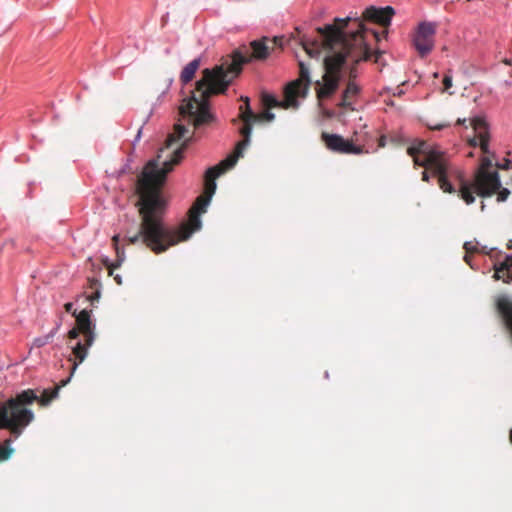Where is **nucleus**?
I'll list each match as a JSON object with an SVG mask.
<instances>
[{"label": "nucleus", "mask_w": 512, "mask_h": 512, "mask_svg": "<svg viewBox=\"0 0 512 512\" xmlns=\"http://www.w3.org/2000/svg\"><path fill=\"white\" fill-rule=\"evenodd\" d=\"M59 327H60V324H57L56 327L54 329H52L48 334L38 337V338H35L33 341L34 346L37 348H40V347H43V346L47 345L48 343H50L53 340L56 333L58 332Z\"/></svg>", "instance_id": "obj_19"}, {"label": "nucleus", "mask_w": 512, "mask_h": 512, "mask_svg": "<svg viewBox=\"0 0 512 512\" xmlns=\"http://www.w3.org/2000/svg\"><path fill=\"white\" fill-rule=\"evenodd\" d=\"M323 67V80L314 82L319 105L321 106L324 101L333 100L341 85H345V89L335 99V103L340 108L356 110V100L361 93V88L354 81L355 67L341 54L326 56L323 60Z\"/></svg>", "instance_id": "obj_3"}, {"label": "nucleus", "mask_w": 512, "mask_h": 512, "mask_svg": "<svg viewBox=\"0 0 512 512\" xmlns=\"http://www.w3.org/2000/svg\"><path fill=\"white\" fill-rule=\"evenodd\" d=\"M496 165L500 166L503 169H510L512 167V161L509 159H505L503 164L500 165V164L496 163Z\"/></svg>", "instance_id": "obj_32"}, {"label": "nucleus", "mask_w": 512, "mask_h": 512, "mask_svg": "<svg viewBox=\"0 0 512 512\" xmlns=\"http://www.w3.org/2000/svg\"><path fill=\"white\" fill-rule=\"evenodd\" d=\"M469 254H470V253H466V255L464 256V261H465L467 264L471 265V264H470L471 256H470Z\"/></svg>", "instance_id": "obj_40"}, {"label": "nucleus", "mask_w": 512, "mask_h": 512, "mask_svg": "<svg viewBox=\"0 0 512 512\" xmlns=\"http://www.w3.org/2000/svg\"><path fill=\"white\" fill-rule=\"evenodd\" d=\"M141 135H142V127H141V128H139V130H138V132H137V134H136V136H135V138H134V140H133V144H134V145H135V143H136L137 141H139V140H140Z\"/></svg>", "instance_id": "obj_36"}, {"label": "nucleus", "mask_w": 512, "mask_h": 512, "mask_svg": "<svg viewBox=\"0 0 512 512\" xmlns=\"http://www.w3.org/2000/svg\"><path fill=\"white\" fill-rule=\"evenodd\" d=\"M114 280L116 281V283H117L118 285H121V284H122V278H121V276H120V275H118V274H117V275H115V276H114Z\"/></svg>", "instance_id": "obj_38"}, {"label": "nucleus", "mask_w": 512, "mask_h": 512, "mask_svg": "<svg viewBox=\"0 0 512 512\" xmlns=\"http://www.w3.org/2000/svg\"><path fill=\"white\" fill-rule=\"evenodd\" d=\"M268 38L256 39L250 43V56L254 60L265 61L271 53V49L267 44Z\"/></svg>", "instance_id": "obj_16"}, {"label": "nucleus", "mask_w": 512, "mask_h": 512, "mask_svg": "<svg viewBox=\"0 0 512 512\" xmlns=\"http://www.w3.org/2000/svg\"><path fill=\"white\" fill-rule=\"evenodd\" d=\"M407 154L413 157L415 167L431 169L438 178L440 188L446 193H458L460 195V183L458 170L450 165L446 152L438 144H429L426 140L417 139L407 148Z\"/></svg>", "instance_id": "obj_5"}, {"label": "nucleus", "mask_w": 512, "mask_h": 512, "mask_svg": "<svg viewBox=\"0 0 512 512\" xmlns=\"http://www.w3.org/2000/svg\"><path fill=\"white\" fill-rule=\"evenodd\" d=\"M140 232L129 238L130 243L141 241L154 253H161L181 241L187 240L202 226H177L179 230H170L168 226H140Z\"/></svg>", "instance_id": "obj_8"}, {"label": "nucleus", "mask_w": 512, "mask_h": 512, "mask_svg": "<svg viewBox=\"0 0 512 512\" xmlns=\"http://www.w3.org/2000/svg\"><path fill=\"white\" fill-rule=\"evenodd\" d=\"M242 104L240 105L239 117L241 120V126L239 127V134L241 140L235 144V153L228 154L219 164L209 166L206 168L204 173V182L207 197L203 200H199L194 203L189 211L187 222H179L178 224H202V214L207 211L211 199L217 189L216 179L223 175L226 171L232 169L237 164L238 160L244 156V151L251 143V134L253 131V125L257 122L266 121L273 122L275 120V113L272 111H266L262 118L255 116L254 110L250 104V98L248 96H241Z\"/></svg>", "instance_id": "obj_2"}, {"label": "nucleus", "mask_w": 512, "mask_h": 512, "mask_svg": "<svg viewBox=\"0 0 512 512\" xmlns=\"http://www.w3.org/2000/svg\"><path fill=\"white\" fill-rule=\"evenodd\" d=\"M510 75H511V77H512V70L510 71Z\"/></svg>", "instance_id": "obj_47"}, {"label": "nucleus", "mask_w": 512, "mask_h": 512, "mask_svg": "<svg viewBox=\"0 0 512 512\" xmlns=\"http://www.w3.org/2000/svg\"><path fill=\"white\" fill-rule=\"evenodd\" d=\"M200 64L201 57H196L182 68L180 73V81L183 85L188 84L195 77Z\"/></svg>", "instance_id": "obj_18"}, {"label": "nucleus", "mask_w": 512, "mask_h": 512, "mask_svg": "<svg viewBox=\"0 0 512 512\" xmlns=\"http://www.w3.org/2000/svg\"><path fill=\"white\" fill-rule=\"evenodd\" d=\"M68 381L69 378L61 381V385L53 389H44L40 396L35 390L27 389L9 398L0 407V429H7L18 437L34 420V413L30 406L36 401L42 406H47L58 396L60 388Z\"/></svg>", "instance_id": "obj_4"}, {"label": "nucleus", "mask_w": 512, "mask_h": 512, "mask_svg": "<svg viewBox=\"0 0 512 512\" xmlns=\"http://www.w3.org/2000/svg\"><path fill=\"white\" fill-rule=\"evenodd\" d=\"M437 24L432 21H420L412 37V46L421 58L428 56L434 48V36Z\"/></svg>", "instance_id": "obj_10"}, {"label": "nucleus", "mask_w": 512, "mask_h": 512, "mask_svg": "<svg viewBox=\"0 0 512 512\" xmlns=\"http://www.w3.org/2000/svg\"><path fill=\"white\" fill-rule=\"evenodd\" d=\"M450 126H451V124L449 122L439 123V124H436V125H427L428 129L436 130V131H441V130H443L445 128H448Z\"/></svg>", "instance_id": "obj_27"}, {"label": "nucleus", "mask_w": 512, "mask_h": 512, "mask_svg": "<svg viewBox=\"0 0 512 512\" xmlns=\"http://www.w3.org/2000/svg\"><path fill=\"white\" fill-rule=\"evenodd\" d=\"M323 141L326 147L333 152L341 154L360 155L363 153V148L351 139L345 138L337 133H323Z\"/></svg>", "instance_id": "obj_13"}, {"label": "nucleus", "mask_w": 512, "mask_h": 512, "mask_svg": "<svg viewBox=\"0 0 512 512\" xmlns=\"http://www.w3.org/2000/svg\"><path fill=\"white\" fill-rule=\"evenodd\" d=\"M471 125L474 130V135H466L463 138L466 141L467 146L471 148L479 147L483 154H490V125L485 117L476 116L471 119Z\"/></svg>", "instance_id": "obj_11"}, {"label": "nucleus", "mask_w": 512, "mask_h": 512, "mask_svg": "<svg viewBox=\"0 0 512 512\" xmlns=\"http://www.w3.org/2000/svg\"><path fill=\"white\" fill-rule=\"evenodd\" d=\"M350 19H352V17H351V16H347L345 19H343V18H339V17H336V18H335V20H336V21H345V20H350Z\"/></svg>", "instance_id": "obj_41"}, {"label": "nucleus", "mask_w": 512, "mask_h": 512, "mask_svg": "<svg viewBox=\"0 0 512 512\" xmlns=\"http://www.w3.org/2000/svg\"><path fill=\"white\" fill-rule=\"evenodd\" d=\"M100 297V292L96 290L89 298L91 301L98 300Z\"/></svg>", "instance_id": "obj_37"}, {"label": "nucleus", "mask_w": 512, "mask_h": 512, "mask_svg": "<svg viewBox=\"0 0 512 512\" xmlns=\"http://www.w3.org/2000/svg\"><path fill=\"white\" fill-rule=\"evenodd\" d=\"M418 138H416L417 140ZM390 141L396 144H406L410 143V145L415 141V139L410 140V138L406 137L402 132H397L390 136Z\"/></svg>", "instance_id": "obj_22"}, {"label": "nucleus", "mask_w": 512, "mask_h": 512, "mask_svg": "<svg viewBox=\"0 0 512 512\" xmlns=\"http://www.w3.org/2000/svg\"><path fill=\"white\" fill-rule=\"evenodd\" d=\"M130 164H131V160L129 158H127L126 162L117 171H115V173H113L112 175H114L117 178H120L121 176H123L130 170Z\"/></svg>", "instance_id": "obj_24"}, {"label": "nucleus", "mask_w": 512, "mask_h": 512, "mask_svg": "<svg viewBox=\"0 0 512 512\" xmlns=\"http://www.w3.org/2000/svg\"><path fill=\"white\" fill-rule=\"evenodd\" d=\"M509 439H510V442L512 444V429L510 430Z\"/></svg>", "instance_id": "obj_44"}, {"label": "nucleus", "mask_w": 512, "mask_h": 512, "mask_svg": "<svg viewBox=\"0 0 512 512\" xmlns=\"http://www.w3.org/2000/svg\"><path fill=\"white\" fill-rule=\"evenodd\" d=\"M481 205H482V210H483L484 206H485L483 201L481 202Z\"/></svg>", "instance_id": "obj_46"}, {"label": "nucleus", "mask_w": 512, "mask_h": 512, "mask_svg": "<svg viewBox=\"0 0 512 512\" xmlns=\"http://www.w3.org/2000/svg\"><path fill=\"white\" fill-rule=\"evenodd\" d=\"M504 85L510 87V86H512V81L511 80H505L504 81Z\"/></svg>", "instance_id": "obj_42"}, {"label": "nucleus", "mask_w": 512, "mask_h": 512, "mask_svg": "<svg viewBox=\"0 0 512 512\" xmlns=\"http://www.w3.org/2000/svg\"><path fill=\"white\" fill-rule=\"evenodd\" d=\"M503 63L512 67V59L511 58H504Z\"/></svg>", "instance_id": "obj_39"}, {"label": "nucleus", "mask_w": 512, "mask_h": 512, "mask_svg": "<svg viewBox=\"0 0 512 512\" xmlns=\"http://www.w3.org/2000/svg\"><path fill=\"white\" fill-rule=\"evenodd\" d=\"M455 126L463 127L464 129H467L468 128V126H467V119L466 118H458L456 123H455Z\"/></svg>", "instance_id": "obj_30"}, {"label": "nucleus", "mask_w": 512, "mask_h": 512, "mask_svg": "<svg viewBox=\"0 0 512 512\" xmlns=\"http://www.w3.org/2000/svg\"><path fill=\"white\" fill-rule=\"evenodd\" d=\"M433 76H434L435 78H437V77H439V73H438V72H435V73L433 74Z\"/></svg>", "instance_id": "obj_45"}, {"label": "nucleus", "mask_w": 512, "mask_h": 512, "mask_svg": "<svg viewBox=\"0 0 512 512\" xmlns=\"http://www.w3.org/2000/svg\"><path fill=\"white\" fill-rule=\"evenodd\" d=\"M394 14L395 10L392 6L376 7L371 5L364 10L365 18L381 24H390Z\"/></svg>", "instance_id": "obj_15"}, {"label": "nucleus", "mask_w": 512, "mask_h": 512, "mask_svg": "<svg viewBox=\"0 0 512 512\" xmlns=\"http://www.w3.org/2000/svg\"><path fill=\"white\" fill-rule=\"evenodd\" d=\"M494 278L505 283H512V256H506L499 264L494 265Z\"/></svg>", "instance_id": "obj_17"}, {"label": "nucleus", "mask_w": 512, "mask_h": 512, "mask_svg": "<svg viewBox=\"0 0 512 512\" xmlns=\"http://www.w3.org/2000/svg\"><path fill=\"white\" fill-rule=\"evenodd\" d=\"M320 31L321 32H329V33H333V34H340L341 32L339 30H337L333 24L331 23H328L326 24L323 28H320Z\"/></svg>", "instance_id": "obj_28"}, {"label": "nucleus", "mask_w": 512, "mask_h": 512, "mask_svg": "<svg viewBox=\"0 0 512 512\" xmlns=\"http://www.w3.org/2000/svg\"><path fill=\"white\" fill-rule=\"evenodd\" d=\"M478 242L476 241H467L464 243V249L466 251V253H474V252H478Z\"/></svg>", "instance_id": "obj_26"}, {"label": "nucleus", "mask_w": 512, "mask_h": 512, "mask_svg": "<svg viewBox=\"0 0 512 512\" xmlns=\"http://www.w3.org/2000/svg\"><path fill=\"white\" fill-rule=\"evenodd\" d=\"M175 140L182 141L168 158L159 162L158 158L150 159L144 167V177L151 184L143 189L138 198V210L142 216L140 224H166L164 214L168 207V197L163 191L168 175L179 165L188 146L193 142L189 129L178 123L175 127Z\"/></svg>", "instance_id": "obj_1"}, {"label": "nucleus", "mask_w": 512, "mask_h": 512, "mask_svg": "<svg viewBox=\"0 0 512 512\" xmlns=\"http://www.w3.org/2000/svg\"><path fill=\"white\" fill-rule=\"evenodd\" d=\"M232 84L233 77L226 70L219 67L216 69H204L203 78L198 82L203 99L194 111V119L197 126H207L216 122L217 116L212 109L209 98L225 94Z\"/></svg>", "instance_id": "obj_7"}, {"label": "nucleus", "mask_w": 512, "mask_h": 512, "mask_svg": "<svg viewBox=\"0 0 512 512\" xmlns=\"http://www.w3.org/2000/svg\"><path fill=\"white\" fill-rule=\"evenodd\" d=\"M64 309L67 313H72L73 314V304L68 302L64 305Z\"/></svg>", "instance_id": "obj_34"}, {"label": "nucleus", "mask_w": 512, "mask_h": 512, "mask_svg": "<svg viewBox=\"0 0 512 512\" xmlns=\"http://www.w3.org/2000/svg\"><path fill=\"white\" fill-rule=\"evenodd\" d=\"M299 79L288 82L287 84L295 85V95L297 98L305 99L309 93L312 79L308 64L302 60L298 61Z\"/></svg>", "instance_id": "obj_14"}, {"label": "nucleus", "mask_w": 512, "mask_h": 512, "mask_svg": "<svg viewBox=\"0 0 512 512\" xmlns=\"http://www.w3.org/2000/svg\"><path fill=\"white\" fill-rule=\"evenodd\" d=\"M453 83V77H452V72L451 70H448L444 76H443V79H442V84L444 86V89L443 91L444 92H448L450 95L453 94V92H450L449 89L452 87V84Z\"/></svg>", "instance_id": "obj_23"}, {"label": "nucleus", "mask_w": 512, "mask_h": 512, "mask_svg": "<svg viewBox=\"0 0 512 512\" xmlns=\"http://www.w3.org/2000/svg\"><path fill=\"white\" fill-rule=\"evenodd\" d=\"M387 144V137L385 134H381L379 139H378V146L380 148H384Z\"/></svg>", "instance_id": "obj_31"}, {"label": "nucleus", "mask_w": 512, "mask_h": 512, "mask_svg": "<svg viewBox=\"0 0 512 512\" xmlns=\"http://www.w3.org/2000/svg\"><path fill=\"white\" fill-rule=\"evenodd\" d=\"M422 180L424 182H430V179H431V174L427 171V170H424L422 173Z\"/></svg>", "instance_id": "obj_33"}, {"label": "nucleus", "mask_w": 512, "mask_h": 512, "mask_svg": "<svg viewBox=\"0 0 512 512\" xmlns=\"http://www.w3.org/2000/svg\"><path fill=\"white\" fill-rule=\"evenodd\" d=\"M171 83H172V79H169V84H168V86H170V85H171ZM168 88H169V87H167V88H166V90H164V91H162V92H161V94L158 96L157 101H156V103L154 104V106H156V105H158V104H161V102H162L163 98L165 97V95H166V93H167ZM154 108H155V107H153V109H154Z\"/></svg>", "instance_id": "obj_29"}, {"label": "nucleus", "mask_w": 512, "mask_h": 512, "mask_svg": "<svg viewBox=\"0 0 512 512\" xmlns=\"http://www.w3.org/2000/svg\"><path fill=\"white\" fill-rule=\"evenodd\" d=\"M10 442V439H7L3 445H0V462L8 460L14 452L10 447Z\"/></svg>", "instance_id": "obj_21"}, {"label": "nucleus", "mask_w": 512, "mask_h": 512, "mask_svg": "<svg viewBox=\"0 0 512 512\" xmlns=\"http://www.w3.org/2000/svg\"><path fill=\"white\" fill-rule=\"evenodd\" d=\"M73 316L76 318V326L68 332V339L74 340L83 335V342L77 341L72 346V353L74 355V362L72 365L71 375L75 372L78 364L82 363L87 356L88 348L95 340V326L91 322V312L83 309L78 314L76 310L73 311Z\"/></svg>", "instance_id": "obj_9"}, {"label": "nucleus", "mask_w": 512, "mask_h": 512, "mask_svg": "<svg viewBox=\"0 0 512 512\" xmlns=\"http://www.w3.org/2000/svg\"><path fill=\"white\" fill-rule=\"evenodd\" d=\"M403 94H404V90H403V89H401V88H399V87H397V88L395 89V91L393 92V96H398V97H400V96H401V95H403Z\"/></svg>", "instance_id": "obj_35"}, {"label": "nucleus", "mask_w": 512, "mask_h": 512, "mask_svg": "<svg viewBox=\"0 0 512 512\" xmlns=\"http://www.w3.org/2000/svg\"><path fill=\"white\" fill-rule=\"evenodd\" d=\"M495 159L496 154L492 151L490 154H484L481 158V166L476 169L470 179L458 173L460 195L467 205L475 202V194L481 198L490 197L497 188L501 187L500 175L493 169Z\"/></svg>", "instance_id": "obj_6"}, {"label": "nucleus", "mask_w": 512, "mask_h": 512, "mask_svg": "<svg viewBox=\"0 0 512 512\" xmlns=\"http://www.w3.org/2000/svg\"><path fill=\"white\" fill-rule=\"evenodd\" d=\"M262 102L274 108H282V109H294L297 110L301 102L295 95V85L294 84H286L283 87L282 98H279L276 94L263 91L261 93Z\"/></svg>", "instance_id": "obj_12"}, {"label": "nucleus", "mask_w": 512, "mask_h": 512, "mask_svg": "<svg viewBox=\"0 0 512 512\" xmlns=\"http://www.w3.org/2000/svg\"><path fill=\"white\" fill-rule=\"evenodd\" d=\"M496 190H499V193L497 195V201L498 202L506 201L510 194V190L508 188H503L502 186L497 188Z\"/></svg>", "instance_id": "obj_25"}, {"label": "nucleus", "mask_w": 512, "mask_h": 512, "mask_svg": "<svg viewBox=\"0 0 512 512\" xmlns=\"http://www.w3.org/2000/svg\"><path fill=\"white\" fill-rule=\"evenodd\" d=\"M319 54H320V52L315 51L313 54L311 53V54H310V56H311V57H314V56H318Z\"/></svg>", "instance_id": "obj_43"}, {"label": "nucleus", "mask_w": 512, "mask_h": 512, "mask_svg": "<svg viewBox=\"0 0 512 512\" xmlns=\"http://www.w3.org/2000/svg\"><path fill=\"white\" fill-rule=\"evenodd\" d=\"M112 241H113V244L115 246L118 259H117L116 263L110 264L108 266V270H109V275L110 276H113V271L115 269H117L120 266L121 262L123 261V258L120 255V250H119V247H118L119 235H114L113 238H112Z\"/></svg>", "instance_id": "obj_20"}]
</instances>
